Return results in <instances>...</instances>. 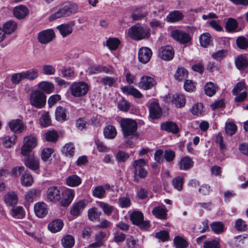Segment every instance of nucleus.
Segmentation results:
<instances>
[{"instance_id":"nucleus-28","label":"nucleus","mask_w":248,"mask_h":248,"mask_svg":"<svg viewBox=\"0 0 248 248\" xmlns=\"http://www.w3.org/2000/svg\"><path fill=\"white\" fill-rule=\"evenodd\" d=\"M167 210L164 205L158 206L152 210V214L157 218L165 219L166 218Z\"/></svg>"},{"instance_id":"nucleus-45","label":"nucleus","mask_w":248,"mask_h":248,"mask_svg":"<svg viewBox=\"0 0 248 248\" xmlns=\"http://www.w3.org/2000/svg\"><path fill=\"white\" fill-rule=\"evenodd\" d=\"M238 27V23L236 19L232 18H229L225 24V29L229 32L235 31Z\"/></svg>"},{"instance_id":"nucleus-18","label":"nucleus","mask_w":248,"mask_h":248,"mask_svg":"<svg viewBox=\"0 0 248 248\" xmlns=\"http://www.w3.org/2000/svg\"><path fill=\"white\" fill-rule=\"evenodd\" d=\"M87 202L85 200H82L75 203L71 207L70 213L76 217L78 216L85 208Z\"/></svg>"},{"instance_id":"nucleus-51","label":"nucleus","mask_w":248,"mask_h":248,"mask_svg":"<svg viewBox=\"0 0 248 248\" xmlns=\"http://www.w3.org/2000/svg\"><path fill=\"white\" fill-rule=\"evenodd\" d=\"M101 213L97 211V209L93 207L90 209L88 211V217L91 221H95L99 219Z\"/></svg>"},{"instance_id":"nucleus-34","label":"nucleus","mask_w":248,"mask_h":248,"mask_svg":"<svg viewBox=\"0 0 248 248\" xmlns=\"http://www.w3.org/2000/svg\"><path fill=\"white\" fill-rule=\"evenodd\" d=\"M117 135V131L114 126L108 125L104 128V135L108 139H113Z\"/></svg>"},{"instance_id":"nucleus-52","label":"nucleus","mask_w":248,"mask_h":248,"mask_svg":"<svg viewBox=\"0 0 248 248\" xmlns=\"http://www.w3.org/2000/svg\"><path fill=\"white\" fill-rule=\"evenodd\" d=\"M187 76L188 72L186 69L184 68H179L176 72L175 78L177 80L182 81L186 78Z\"/></svg>"},{"instance_id":"nucleus-22","label":"nucleus","mask_w":248,"mask_h":248,"mask_svg":"<svg viewBox=\"0 0 248 248\" xmlns=\"http://www.w3.org/2000/svg\"><path fill=\"white\" fill-rule=\"evenodd\" d=\"M184 17L182 12L175 10L170 12L166 17V20L170 23H174L182 20Z\"/></svg>"},{"instance_id":"nucleus-24","label":"nucleus","mask_w":248,"mask_h":248,"mask_svg":"<svg viewBox=\"0 0 248 248\" xmlns=\"http://www.w3.org/2000/svg\"><path fill=\"white\" fill-rule=\"evenodd\" d=\"M13 13L17 18L23 19L28 15L29 10L26 6L19 5L14 8Z\"/></svg>"},{"instance_id":"nucleus-60","label":"nucleus","mask_w":248,"mask_h":248,"mask_svg":"<svg viewBox=\"0 0 248 248\" xmlns=\"http://www.w3.org/2000/svg\"><path fill=\"white\" fill-rule=\"evenodd\" d=\"M192 113L197 116L202 115L204 113L203 105L202 103L195 104L191 109Z\"/></svg>"},{"instance_id":"nucleus-20","label":"nucleus","mask_w":248,"mask_h":248,"mask_svg":"<svg viewBox=\"0 0 248 248\" xmlns=\"http://www.w3.org/2000/svg\"><path fill=\"white\" fill-rule=\"evenodd\" d=\"M73 24H62L57 27V29L63 37H66L73 32Z\"/></svg>"},{"instance_id":"nucleus-39","label":"nucleus","mask_w":248,"mask_h":248,"mask_svg":"<svg viewBox=\"0 0 248 248\" xmlns=\"http://www.w3.org/2000/svg\"><path fill=\"white\" fill-rule=\"evenodd\" d=\"M234 243L236 247L243 248L248 244V235L244 234L236 236L235 238Z\"/></svg>"},{"instance_id":"nucleus-21","label":"nucleus","mask_w":248,"mask_h":248,"mask_svg":"<svg viewBox=\"0 0 248 248\" xmlns=\"http://www.w3.org/2000/svg\"><path fill=\"white\" fill-rule=\"evenodd\" d=\"M10 129L14 132H21L24 129L22 122L19 119L12 120L8 123Z\"/></svg>"},{"instance_id":"nucleus-10","label":"nucleus","mask_w":248,"mask_h":248,"mask_svg":"<svg viewBox=\"0 0 248 248\" xmlns=\"http://www.w3.org/2000/svg\"><path fill=\"white\" fill-rule=\"evenodd\" d=\"M146 162L143 159H139L135 160L133 163V167L135 169V173L139 177L144 178L146 177L148 171L144 168Z\"/></svg>"},{"instance_id":"nucleus-6","label":"nucleus","mask_w":248,"mask_h":248,"mask_svg":"<svg viewBox=\"0 0 248 248\" xmlns=\"http://www.w3.org/2000/svg\"><path fill=\"white\" fill-rule=\"evenodd\" d=\"M71 94L75 97L85 95L89 90L88 85L84 82H74L70 87Z\"/></svg>"},{"instance_id":"nucleus-38","label":"nucleus","mask_w":248,"mask_h":248,"mask_svg":"<svg viewBox=\"0 0 248 248\" xmlns=\"http://www.w3.org/2000/svg\"><path fill=\"white\" fill-rule=\"evenodd\" d=\"M236 67L239 70H244L248 66V60L245 56L240 55L235 59Z\"/></svg>"},{"instance_id":"nucleus-57","label":"nucleus","mask_w":248,"mask_h":248,"mask_svg":"<svg viewBox=\"0 0 248 248\" xmlns=\"http://www.w3.org/2000/svg\"><path fill=\"white\" fill-rule=\"evenodd\" d=\"M211 229L215 233H220L223 232L224 226L221 222H214L211 224Z\"/></svg>"},{"instance_id":"nucleus-37","label":"nucleus","mask_w":248,"mask_h":248,"mask_svg":"<svg viewBox=\"0 0 248 248\" xmlns=\"http://www.w3.org/2000/svg\"><path fill=\"white\" fill-rule=\"evenodd\" d=\"M10 214L15 218L22 219L25 217V212L22 207L17 206L10 210Z\"/></svg>"},{"instance_id":"nucleus-14","label":"nucleus","mask_w":248,"mask_h":248,"mask_svg":"<svg viewBox=\"0 0 248 248\" xmlns=\"http://www.w3.org/2000/svg\"><path fill=\"white\" fill-rule=\"evenodd\" d=\"M152 55V51L149 48L142 47L139 50L138 59L140 62L145 64L149 62Z\"/></svg>"},{"instance_id":"nucleus-9","label":"nucleus","mask_w":248,"mask_h":248,"mask_svg":"<svg viewBox=\"0 0 248 248\" xmlns=\"http://www.w3.org/2000/svg\"><path fill=\"white\" fill-rule=\"evenodd\" d=\"M156 84L157 82L154 78L145 75L140 78L138 86L140 89L148 90L155 87Z\"/></svg>"},{"instance_id":"nucleus-1","label":"nucleus","mask_w":248,"mask_h":248,"mask_svg":"<svg viewBox=\"0 0 248 248\" xmlns=\"http://www.w3.org/2000/svg\"><path fill=\"white\" fill-rule=\"evenodd\" d=\"M77 10L78 7L75 3H69L65 5L50 16L49 20V21H53L62 17L69 16L75 14Z\"/></svg>"},{"instance_id":"nucleus-62","label":"nucleus","mask_w":248,"mask_h":248,"mask_svg":"<svg viewBox=\"0 0 248 248\" xmlns=\"http://www.w3.org/2000/svg\"><path fill=\"white\" fill-rule=\"evenodd\" d=\"M172 183L174 187L178 190H181L183 186V179L180 177H177L173 179Z\"/></svg>"},{"instance_id":"nucleus-56","label":"nucleus","mask_w":248,"mask_h":248,"mask_svg":"<svg viewBox=\"0 0 248 248\" xmlns=\"http://www.w3.org/2000/svg\"><path fill=\"white\" fill-rule=\"evenodd\" d=\"M173 243L176 248H186L187 246L186 241L179 236L174 237Z\"/></svg>"},{"instance_id":"nucleus-3","label":"nucleus","mask_w":248,"mask_h":248,"mask_svg":"<svg viewBox=\"0 0 248 248\" xmlns=\"http://www.w3.org/2000/svg\"><path fill=\"white\" fill-rule=\"evenodd\" d=\"M128 35L135 40H140L150 36L149 31L143 27L136 25L129 28L128 31Z\"/></svg>"},{"instance_id":"nucleus-17","label":"nucleus","mask_w":248,"mask_h":248,"mask_svg":"<svg viewBox=\"0 0 248 248\" xmlns=\"http://www.w3.org/2000/svg\"><path fill=\"white\" fill-rule=\"evenodd\" d=\"M63 198L60 203L62 206L66 207L68 206L74 197V192L71 189H67L62 193Z\"/></svg>"},{"instance_id":"nucleus-11","label":"nucleus","mask_w":248,"mask_h":248,"mask_svg":"<svg viewBox=\"0 0 248 248\" xmlns=\"http://www.w3.org/2000/svg\"><path fill=\"white\" fill-rule=\"evenodd\" d=\"M171 35L173 39L183 44L189 43L191 40L189 33L180 30L172 31Z\"/></svg>"},{"instance_id":"nucleus-36","label":"nucleus","mask_w":248,"mask_h":248,"mask_svg":"<svg viewBox=\"0 0 248 248\" xmlns=\"http://www.w3.org/2000/svg\"><path fill=\"white\" fill-rule=\"evenodd\" d=\"M66 184L70 186H77L81 184V179L78 175L73 174L66 178Z\"/></svg>"},{"instance_id":"nucleus-2","label":"nucleus","mask_w":248,"mask_h":248,"mask_svg":"<svg viewBox=\"0 0 248 248\" xmlns=\"http://www.w3.org/2000/svg\"><path fill=\"white\" fill-rule=\"evenodd\" d=\"M46 96L45 94L39 90H33L30 95L31 105L37 108H41L46 104Z\"/></svg>"},{"instance_id":"nucleus-4","label":"nucleus","mask_w":248,"mask_h":248,"mask_svg":"<svg viewBox=\"0 0 248 248\" xmlns=\"http://www.w3.org/2000/svg\"><path fill=\"white\" fill-rule=\"evenodd\" d=\"M121 126L124 137L133 136L137 130V122L131 119H123L121 121Z\"/></svg>"},{"instance_id":"nucleus-48","label":"nucleus","mask_w":248,"mask_h":248,"mask_svg":"<svg viewBox=\"0 0 248 248\" xmlns=\"http://www.w3.org/2000/svg\"><path fill=\"white\" fill-rule=\"evenodd\" d=\"M55 117L59 121H65L66 118L65 108L62 107H57L56 109Z\"/></svg>"},{"instance_id":"nucleus-31","label":"nucleus","mask_w":248,"mask_h":248,"mask_svg":"<svg viewBox=\"0 0 248 248\" xmlns=\"http://www.w3.org/2000/svg\"><path fill=\"white\" fill-rule=\"evenodd\" d=\"M144 7H140L133 10L134 13L131 15V17L134 20H140L146 17L148 15V11H143Z\"/></svg>"},{"instance_id":"nucleus-29","label":"nucleus","mask_w":248,"mask_h":248,"mask_svg":"<svg viewBox=\"0 0 248 248\" xmlns=\"http://www.w3.org/2000/svg\"><path fill=\"white\" fill-rule=\"evenodd\" d=\"M122 91L125 94L132 95L133 96L140 98L142 97V94L133 86L128 85L121 88Z\"/></svg>"},{"instance_id":"nucleus-44","label":"nucleus","mask_w":248,"mask_h":248,"mask_svg":"<svg viewBox=\"0 0 248 248\" xmlns=\"http://www.w3.org/2000/svg\"><path fill=\"white\" fill-rule=\"evenodd\" d=\"M16 23L14 21H9L3 25V30L6 34H10L16 29Z\"/></svg>"},{"instance_id":"nucleus-25","label":"nucleus","mask_w":248,"mask_h":248,"mask_svg":"<svg viewBox=\"0 0 248 248\" xmlns=\"http://www.w3.org/2000/svg\"><path fill=\"white\" fill-rule=\"evenodd\" d=\"M178 165L180 170H187L193 167V161L189 157L185 156L178 162Z\"/></svg>"},{"instance_id":"nucleus-43","label":"nucleus","mask_w":248,"mask_h":248,"mask_svg":"<svg viewBox=\"0 0 248 248\" xmlns=\"http://www.w3.org/2000/svg\"><path fill=\"white\" fill-rule=\"evenodd\" d=\"M116 80V78H114L111 77L105 76L102 78L99 82L103 86H108L109 87H111L115 86Z\"/></svg>"},{"instance_id":"nucleus-59","label":"nucleus","mask_w":248,"mask_h":248,"mask_svg":"<svg viewBox=\"0 0 248 248\" xmlns=\"http://www.w3.org/2000/svg\"><path fill=\"white\" fill-rule=\"evenodd\" d=\"M58 134L54 130L49 131L45 134V139L47 141L56 142L58 139Z\"/></svg>"},{"instance_id":"nucleus-19","label":"nucleus","mask_w":248,"mask_h":248,"mask_svg":"<svg viewBox=\"0 0 248 248\" xmlns=\"http://www.w3.org/2000/svg\"><path fill=\"white\" fill-rule=\"evenodd\" d=\"M35 215L39 217H42L47 213V205L44 202H38L34 206Z\"/></svg>"},{"instance_id":"nucleus-23","label":"nucleus","mask_w":248,"mask_h":248,"mask_svg":"<svg viewBox=\"0 0 248 248\" xmlns=\"http://www.w3.org/2000/svg\"><path fill=\"white\" fill-rule=\"evenodd\" d=\"M161 129L173 134H177L179 130V127L175 123L169 121L165 122L161 125Z\"/></svg>"},{"instance_id":"nucleus-50","label":"nucleus","mask_w":248,"mask_h":248,"mask_svg":"<svg viewBox=\"0 0 248 248\" xmlns=\"http://www.w3.org/2000/svg\"><path fill=\"white\" fill-rule=\"evenodd\" d=\"M120 43V40L116 38H109L106 41V45L111 50L116 49Z\"/></svg>"},{"instance_id":"nucleus-46","label":"nucleus","mask_w":248,"mask_h":248,"mask_svg":"<svg viewBox=\"0 0 248 248\" xmlns=\"http://www.w3.org/2000/svg\"><path fill=\"white\" fill-rule=\"evenodd\" d=\"M98 204L99 207L102 209L104 214L108 216L111 215L114 209L113 206H111L108 203L103 202H98Z\"/></svg>"},{"instance_id":"nucleus-58","label":"nucleus","mask_w":248,"mask_h":248,"mask_svg":"<svg viewBox=\"0 0 248 248\" xmlns=\"http://www.w3.org/2000/svg\"><path fill=\"white\" fill-rule=\"evenodd\" d=\"M42 72L45 75H54L56 72L55 67L51 64H44L42 66Z\"/></svg>"},{"instance_id":"nucleus-61","label":"nucleus","mask_w":248,"mask_h":248,"mask_svg":"<svg viewBox=\"0 0 248 248\" xmlns=\"http://www.w3.org/2000/svg\"><path fill=\"white\" fill-rule=\"evenodd\" d=\"M115 157L118 162L121 163L125 162L129 157V155L124 151H119L116 154Z\"/></svg>"},{"instance_id":"nucleus-5","label":"nucleus","mask_w":248,"mask_h":248,"mask_svg":"<svg viewBox=\"0 0 248 248\" xmlns=\"http://www.w3.org/2000/svg\"><path fill=\"white\" fill-rule=\"evenodd\" d=\"M130 219L133 224L138 226L141 230H147L150 227V222L144 220L143 214L140 211H134L130 215Z\"/></svg>"},{"instance_id":"nucleus-33","label":"nucleus","mask_w":248,"mask_h":248,"mask_svg":"<svg viewBox=\"0 0 248 248\" xmlns=\"http://www.w3.org/2000/svg\"><path fill=\"white\" fill-rule=\"evenodd\" d=\"M75 238L70 234L64 236L61 240V243L64 248H72L75 245Z\"/></svg>"},{"instance_id":"nucleus-42","label":"nucleus","mask_w":248,"mask_h":248,"mask_svg":"<svg viewBox=\"0 0 248 248\" xmlns=\"http://www.w3.org/2000/svg\"><path fill=\"white\" fill-rule=\"evenodd\" d=\"M62 152L67 157H72L75 153V147L73 143H68L63 147Z\"/></svg>"},{"instance_id":"nucleus-12","label":"nucleus","mask_w":248,"mask_h":248,"mask_svg":"<svg viewBox=\"0 0 248 248\" xmlns=\"http://www.w3.org/2000/svg\"><path fill=\"white\" fill-rule=\"evenodd\" d=\"M55 36L53 30L48 29L41 31L38 35V41L43 44H46L51 42Z\"/></svg>"},{"instance_id":"nucleus-15","label":"nucleus","mask_w":248,"mask_h":248,"mask_svg":"<svg viewBox=\"0 0 248 248\" xmlns=\"http://www.w3.org/2000/svg\"><path fill=\"white\" fill-rule=\"evenodd\" d=\"M158 54L162 60L170 61L173 58L174 52L171 46H168L160 48Z\"/></svg>"},{"instance_id":"nucleus-55","label":"nucleus","mask_w":248,"mask_h":248,"mask_svg":"<svg viewBox=\"0 0 248 248\" xmlns=\"http://www.w3.org/2000/svg\"><path fill=\"white\" fill-rule=\"evenodd\" d=\"M93 196L99 199L105 197L106 191L104 190V187L103 186H98L95 187L93 190Z\"/></svg>"},{"instance_id":"nucleus-40","label":"nucleus","mask_w":248,"mask_h":248,"mask_svg":"<svg viewBox=\"0 0 248 248\" xmlns=\"http://www.w3.org/2000/svg\"><path fill=\"white\" fill-rule=\"evenodd\" d=\"M20 182L24 186H30L33 183V179L31 174L25 172L21 177Z\"/></svg>"},{"instance_id":"nucleus-63","label":"nucleus","mask_w":248,"mask_h":248,"mask_svg":"<svg viewBox=\"0 0 248 248\" xmlns=\"http://www.w3.org/2000/svg\"><path fill=\"white\" fill-rule=\"evenodd\" d=\"M236 130V126L233 123H229L226 124L225 127V132L227 135L232 136L233 135Z\"/></svg>"},{"instance_id":"nucleus-64","label":"nucleus","mask_w":248,"mask_h":248,"mask_svg":"<svg viewBox=\"0 0 248 248\" xmlns=\"http://www.w3.org/2000/svg\"><path fill=\"white\" fill-rule=\"evenodd\" d=\"M236 44L238 47L241 49H246L248 47V41L243 36H240L237 38Z\"/></svg>"},{"instance_id":"nucleus-41","label":"nucleus","mask_w":248,"mask_h":248,"mask_svg":"<svg viewBox=\"0 0 248 248\" xmlns=\"http://www.w3.org/2000/svg\"><path fill=\"white\" fill-rule=\"evenodd\" d=\"M172 102L178 108L184 107L186 103L185 96L182 94H175L172 97Z\"/></svg>"},{"instance_id":"nucleus-49","label":"nucleus","mask_w":248,"mask_h":248,"mask_svg":"<svg viewBox=\"0 0 248 248\" xmlns=\"http://www.w3.org/2000/svg\"><path fill=\"white\" fill-rule=\"evenodd\" d=\"M220 242L217 239H210L204 241L203 248H220Z\"/></svg>"},{"instance_id":"nucleus-54","label":"nucleus","mask_w":248,"mask_h":248,"mask_svg":"<svg viewBox=\"0 0 248 248\" xmlns=\"http://www.w3.org/2000/svg\"><path fill=\"white\" fill-rule=\"evenodd\" d=\"M201 45L203 47H207L211 42V35L209 33H204L200 36Z\"/></svg>"},{"instance_id":"nucleus-47","label":"nucleus","mask_w":248,"mask_h":248,"mask_svg":"<svg viewBox=\"0 0 248 248\" xmlns=\"http://www.w3.org/2000/svg\"><path fill=\"white\" fill-rule=\"evenodd\" d=\"M217 87L211 82L207 83L204 86V92L205 94L209 96H213L216 92Z\"/></svg>"},{"instance_id":"nucleus-8","label":"nucleus","mask_w":248,"mask_h":248,"mask_svg":"<svg viewBox=\"0 0 248 248\" xmlns=\"http://www.w3.org/2000/svg\"><path fill=\"white\" fill-rule=\"evenodd\" d=\"M23 160L24 165L29 169L36 171L39 169V159L34 154H27Z\"/></svg>"},{"instance_id":"nucleus-16","label":"nucleus","mask_w":248,"mask_h":248,"mask_svg":"<svg viewBox=\"0 0 248 248\" xmlns=\"http://www.w3.org/2000/svg\"><path fill=\"white\" fill-rule=\"evenodd\" d=\"M149 115L153 119H158L162 115V109L158 103L153 102L149 107Z\"/></svg>"},{"instance_id":"nucleus-26","label":"nucleus","mask_w":248,"mask_h":248,"mask_svg":"<svg viewBox=\"0 0 248 248\" xmlns=\"http://www.w3.org/2000/svg\"><path fill=\"white\" fill-rule=\"evenodd\" d=\"M37 86L39 89V90L41 91L44 93H50L53 91L54 89V87L53 83L46 81H43L40 82L38 84Z\"/></svg>"},{"instance_id":"nucleus-32","label":"nucleus","mask_w":248,"mask_h":248,"mask_svg":"<svg viewBox=\"0 0 248 248\" xmlns=\"http://www.w3.org/2000/svg\"><path fill=\"white\" fill-rule=\"evenodd\" d=\"M18 197L14 192L7 193L4 196L5 203L9 206H13L17 203Z\"/></svg>"},{"instance_id":"nucleus-30","label":"nucleus","mask_w":248,"mask_h":248,"mask_svg":"<svg viewBox=\"0 0 248 248\" xmlns=\"http://www.w3.org/2000/svg\"><path fill=\"white\" fill-rule=\"evenodd\" d=\"M63 223L61 219H57L50 222L48 225V230L52 232L55 233L62 230Z\"/></svg>"},{"instance_id":"nucleus-35","label":"nucleus","mask_w":248,"mask_h":248,"mask_svg":"<svg viewBox=\"0 0 248 248\" xmlns=\"http://www.w3.org/2000/svg\"><path fill=\"white\" fill-rule=\"evenodd\" d=\"M24 79L32 81L38 78L39 72L37 69L32 68L22 72Z\"/></svg>"},{"instance_id":"nucleus-7","label":"nucleus","mask_w":248,"mask_h":248,"mask_svg":"<svg viewBox=\"0 0 248 248\" xmlns=\"http://www.w3.org/2000/svg\"><path fill=\"white\" fill-rule=\"evenodd\" d=\"M37 145V140L34 137L31 136L24 138L23 144L21 147V154L23 155H26L31 153L32 150Z\"/></svg>"},{"instance_id":"nucleus-53","label":"nucleus","mask_w":248,"mask_h":248,"mask_svg":"<svg viewBox=\"0 0 248 248\" xmlns=\"http://www.w3.org/2000/svg\"><path fill=\"white\" fill-rule=\"evenodd\" d=\"M40 194V191L36 189H31L26 194L25 197L26 201L32 202L34 199Z\"/></svg>"},{"instance_id":"nucleus-13","label":"nucleus","mask_w":248,"mask_h":248,"mask_svg":"<svg viewBox=\"0 0 248 248\" xmlns=\"http://www.w3.org/2000/svg\"><path fill=\"white\" fill-rule=\"evenodd\" d=\"M46 196L47 200L49 201L56 202L59 201L61 198L60 188L56 186H50L47 190Z\"/></svg>"},{"instance_id":"nucleus-27","label":"nucleus","mask_w":248,"mask_h":248,"mask_svg":"<svg viewBox=\"0 0 248 248\" xmlns=\"http://www.w3.org/2000/svg\"><path fill=\"white\" fill-rule=\"evenodd\" d=\"M165 13L164 6L161 3H157L154 6L153 9L152 10L151 16L158 17L161 18L164 16Z\"/></svg>"}]
</instances>
